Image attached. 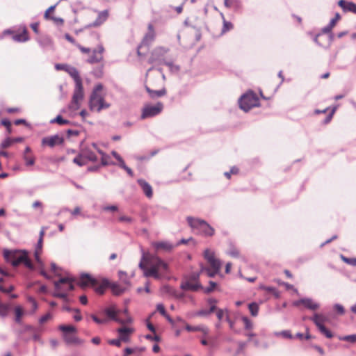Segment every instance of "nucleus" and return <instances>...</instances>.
<instances>
[{"label": "nucleus", "instance_id": "11", "mask_svg": "<svg viewBox=\"0 0 356 356\" xmlns=\"http://www.w3.org/2000/svg\"><path fill=\"white\" fill-rule=\"evenodd\" d=\"M20 264H24V266L29 269L33 268V266L30 259L28 258L27 252L26 251L19 250L16 259L13 261V266L14 267L18 266Z\"/></svg>", "mask_w": 356, "mask_h": 356}, {"label": "nucleus", "instance_id": "29", "mask_svg": "<svg viewBox=\"0 0 356 356\" xmlns=\"http://www.w3.org/2000/svg\"><path fill=\"white\" fill-rule=\"evenodd\" d=\"M19 252V250H3V257L7 262L10 263L13 265V261L16 259V257Z\"/></svg>", "mask_w": 356, "mask_h": 356}, {"label": "nucleus", "instance_id": "52", "mask_svg": "<svg viewBox=\"0 0 356 356\" xmlns=\"http://www.w3.org/2000/svg\"><path fill=\"white\" fill-rule=\"evenodd\" d=\"M119 221L122 222L131 223L134 221V219L129 216H121L119 218Z\"/></svg>", "mask_w": 356, "mask_h": 356}, {"label": "nucleus", "instance_id": "22", "mask_svg": "<svg viewBox=\"0 0 356 356\" xmlns=\"http://www.w3.org/2000/svg\"><path fill=\"white\" fill-rule=\"evenodd\" d=\"M138 184L141 187L145 195L148 197L151 198L153 195L152 188L149 183L143 179H138Z\"/></svg>", "mask_w": 356, "mask_h": 356}, {"label": "nucleus", "instance_id": "9", "mask_svg": "<svg viewBox=\"0 0 356 356\" xmlns=\"http://www.w3.org/2000/svg\"><path fill=\"white\" fill-rule=\"evenodd\" d=\"M73 281L74 279L71 277H61L54 282L55 289L57 291H72L74 289Z\"/></svg>", "mask_w": 356, "mask_h": 356}, {"label": "nucleus", "instance_id": "54", "mask_svg": "<svg viewBox=\"0 0 356 356\" xmlns=\"http://www.w3.org/2000/svg\"><path fill=\"white\" fill-rule=\"evenodd\" d=\"M156 310L163 316H166L167 314L163 304H158L156 305Z\"/></svg>", "mask_w": 356, "mask_h": 356}, {"label": "nucleus", "instance_id": "26", "mask_svg": "<svg viewBox=\"0 0 356 356\" xmlns=\"http://www.w3.org/2000/svg\"><path fill=\"white\" fill-rule=\"evenodd\" d=\"M23 159L26 165H33L35 163V158L31 154V149L29 146L26 147L24 149Z\"/></svg>", "mask_w": 356, "mask_h": 356}, {"label": "nucleus", "instance_id": "20", "mask_svg": "<svg viewBox=\"0 0 356 356\" xmlns=\"http://www.w3.org/2000/svg\"><path fill=\"white\" fill-rule=\"evenodd\" d=\"M108 10H104L98 13L97 19L90 24V26H99L102 25L108 17Z\"/></svg>", "mask_w": 356, "mask_h": 356}, {"label": "nucleus", "instance_id": "61", "mask_svg": "<svg viewBox=\"0 0 356 356\" xmlns=\"http://www.w3.org/2000/svg\"><path fill=\"white\" fill-rule=\"evenodd\" d=\"M228 254L233 257H238L239 256V252L237 249L232 248L229 252Z\"/></svg>", "mask_w": 356, "mask_h": 356}, {"label": "nucleus", "instance_id": "7", "mask_svg": "<svg viewBox=\"0 0 356 356\" xmlns=\"http://www.w3.org/2000/svg\"><path fill=\"white\" fill-rule=\"evenodd\" d=\"M163 109V104L161 102H157L155 105L147 104L143 110L140 118L142 120L152 118L159 114Z\"/></svg>", "mask_w": 356, "mask_h": 356}, {"label": "nucleus", "instance_id": "35", "mask_svg": "<svg viewBox=\"0 0 356 356\" xmlns=\"http://www.w3.org/2000/svg\"><path fill=\"white\" fill-rule=\"evenodd\" d=\"M220 270H216L215 269L204 266H202L200 270L201 273H205L209 277H213L216 275L218 274Z\"/></svg>", "mask_w": 356, "mask_h": 356}, {"label": "nucleus", "instance_id": "42", "mask_svg": "<svg viewBox=\"0 0 356 356\" xmlns=\"http://www.w3.org/2000/svg\"><path fill=\"white\" fill-rule=\"evenodd\" d=\"M221 15H222V17L223 19V26H222V32L225 33V32L232 29L233 24L231 22L226 21L222 14H221Z\"/></svg>", "mask_w": 356, "mask_h": 356}, {"label": "nucleus", "instance_id": "43", "mask_svg": "<svg viewBox=\"0 0 356 356\" xmlns=\"http://www.w3.org/2000/svg\"><path fill=\"white\" fill-rule=\"evenodd\" d=\"M339 339L341 341H349L351 343L356 342V334L346 335L343 337H339Z\"/></svg>", "mask_w": 356, "mask_h": 356}, {"label": "nucleus", "instance_id": "48", "mask_svg": "<svg viewBox=\"0 0 356 356\" xmlns=\"http://www.w3.org/2000/svg\"><path fill=\"white\" fill-rule=\"evenodd\" d=\"M243 323H244V326H245V330H250L252 329V323L251 322V321L246 316H243L241 318Z\"/></svg>", "mask_w": 356, "mask_h": 356}, {"label": "nucleus", "instance_id": "6", "mask_svg": "<svg viewBox=\"0 0 356 356\" xmlns=\"http://www.w3.org/2000/svg\"><path fill=\"white\" fill-rule=\"evenodd\" d=\"M59 330L63 332V339L67 344H81L82 340L76 337L74 334L76 332V329L73 325H61Z\"/></svg>", "mask_w": 356, "mask_h": 356}, {"label": "nucleus", "instance_id": "27", "mask_svg": "<svg viewBox=\"0 0 356 356\" xmlns=\"http://www.w3.org/2000/svg\"><path fill=\"white\" fill-rule=\"evenodd\" d=\"M92 147L93 149L97 151L101 156V161L102 165H107L109 164H114L113 163H109V156L106 154L103 151H102L95 143H92Z\"/></svg>", "mask_w": 356, "mask_h": 356}, {"label": "nucleus", "instance_id": "13", "mask_svg": "<svg viewBox=\"0 0 356 356\" xmlns=\"http://www.w3.org/2000/svg\"><path fill=\"white\" fill-rule=\"evenodd\" d=\"M104 48L102 44H99L97 49H93L91 56L88 58L87 62L89 63H99L103 60V53Z\"/></svg>", "mask_w": 356, "mask_h": 356}, {"label": "nucleus", "instance_id": "16", "mask_svg": "<svg viewBox=\"0 0 356 356\" xmlns=\"http://www.w3.org/2000/svg\"><path fill=\"white\" fill-rule=\"evenodd\" d=\"M180 288L185 291H197L202 289V285L199 282L193 283L191 280H185L181 283Z\"/></svg>", "mask_w": 356, "mask_h": 356}, {"label": "nucleus", "instance_id": "50", "mask_svg": "<svg viewBox=\"0 0 356 356\" xmlns=\"http://www.w3.org/2000/svg\"><path fill=\"white\" fill-rule=\"evenodd\" d=\"M92 319L97 324H104L106 323L108 320L106 318H99L97 316L92 314L91 315Z\"/></svg>", "mask_w": 356, "mask_h": 356}, {"label": "nucleus", "instance_id": "18", "mask_svg": "<svg viewBox=\"0 0 356 356\" xmlns=\"http://www.w3.org/2000/svg\"><path fill=\"white\" fill-rule=\"evenodd\" d=\"M104 285L111 288L112 293L115 296H120L126 291L125 287L121 286L119 284L109 282L108 280L104 281Z\"/></svg>", "mask_w": 356, "mask_h": 356}, {"label": "nucleus", "instance_id": "49", "mask_svg": "<svg viewBox=\"0 0 356 356\" xmlns=\"http://www.w3.org/2000/svg\"><path fill=\"white\" fill-rule=\"evenodd\" d=\"M209 286L204 289V291L206 293H209L213 291V289L217 286V284L215 282L209 281Z\"/></svg>", "mask_w": 356, "mask_h": 356}, {"label": "nucleus", "instance_id": "51", "mask_svg": "<svg viewBox=\"0 0 356 356\" xmlns=\"http://www.w3.org/2000/svg\"><path fill=\"white\" fill-rule=\"evenodd\" d=\"M341 19V15L339 13H337L335 14V16L334 18H332L330 22H329V24L330 26H332L333 28L334 27V26L336 25L337 22Z\"/></svg>", "mask_w": 356, "mask_h": 356}, {"label": "nucleus", "instance_id": "39", "mask_svg": "<svg viewBox=\"0 0 356 356\" xmlns=\"http://www.w3.org/2000/svg\"><path fill=\"white\" fill-rule=\"evenodd\" d=\"M118 275L119 278L122 282H123L124 284L127 286L130 285V281L126 272L120 270L118 272Z\"/></svg>", "mask_w": 356, "mask_h": 356}, {"label": "nucleus", "instance_id": "36", "mask_svg": "<svg viewBox=\"0 0 356 356\" xmlns=\"http://www.w3.org/2000/svg\"><path fill=\"white\" fill-rule=\"evenodd\" d=\"M15 321L17 323H21L22 316L24 315V311L21 306H16L15 307Z\"/></svg>", "mask_w": 356, "mask_h": 356}, {"label": "nucleus", "instance_id": "40", "mask_svg": "<svg viewBox=\"0 0 356 356\" xmlns=\"http://www.w3.org/2000/svg\"><path fill=\"white\" fill-rule=\"evenodd\" d=\"M73 162L79 166H83L86 164V159L81 152L73 159Z\"/></svg>", "mask_w": 356, "mask_h": 356}, {"label": "nucleus", "instance_id": "3", "mask_svg": "<svg viewBox=\"0 0 356 356\" xmlns=\"http://www.w3.org/2000/svg\"><path fill=\"white\" fill-rule=\"evenodd\" d=\"M103 89L104 86L102 83H98L94 87L89 99V107L91 111L100 112L111 106V104L104 99V95L102 93Z\"/></svg>", "mask_w": 356, "mask_h": 356}, {"label": "nucleus", "instance_id": "37", "mask_svg": "<svg viewBox=\"0 0 356 356\" xmlns=\"http://www.w3.org/2000/svg\"><path fill=\"white\" fill-rule=\"evenodd\" d=\"M259 289H263V290H264V291H266L267 292L272 293L275 296V297L277 298L280 297V292L275 287H273V286H266L264 285H260Z\"/></svg>", "mask_w": 356, "mask_h": 356}, {"label": "nucleus", "instance_id": "59", "mask_svg": "<svg viewBox=\"0 0 356 356\" xmlns=\"http://www.w3.org/2000/svg\"><path fill=\"white\" fill-rule=\"evenodd\" d=\"M11 143L12 140L9 138H7L1 143V147L2 148H7L11 145Z\"/></svg>", "mask_w": 356, "mask_h": 356}, {"label": "nucleus", "instance_id": "63", "mask_svg": "<svg viewBox=\"0 0 356 356\" xmlns=\"http://www.w3.org/2000/svg\"><path fill=\"white\" fill-rule=\"evenodd\" d=\"M76 46L80 49V51L83 54H89L90 52V48H86L84 47H82L81 45L79 44H75Z\"/></svg>", "mask_w": 356, "mask_h": 356}, {"label": "nucleus", "instance_id": "38", "mask_svg": "<svg viewBox=\"0 0 356 356\" xmlns=\"http://www.w3.org/2000/svg\"><path fill=\"white\" fill-rule=\"evenodd\" d=\"M248 309L252 316H257L258 315L259 305L256 302L250 303Z\"/></svg>", "mask_w": 356, "mask_h": 356}, {"label": "nucleus", "instance_id": "1", "mask_svg": "<svg viewBox=\"0 0 356 356\" xmlns=\"http://www.w3.org/2000/svg\"><path fill=\"white\" fill-rule=\"evenodd\" d=\"M138 267L143 271L145 277H152L156 280L161 279L169 273L168 263L157 255L145 253L143 250Z\"/></svg>", "mask_w": 356, "mask_h": 356}, {"label": "nucleus", "instance_id": "14", "mask_svg": "<svg viewBox=\"0 0 356 356\" xmlns=\"http://www.w3.org/2000/svg\"><path fill=\"white\" fill-rule=\"evenodd\" d=\"M301 304L303 305L305 308L310 310H316L319 307L318 303L314 302L312 298H301L293 302V305L296 307H298Z\"/></svg>", "mask_w": 356, "mask_h": 356}, {"label": "nucleus", "instance_id": "53", "mask_svg": "<svg viewBox=\"0 0 356 356\" xmlns=\"http://www.w3.org/2000/svg\"><path fill=\"white\" fill-rule=\"evenodd\" d=\"M53 296L55 297L62 298L65 300H67V293H66V292H64V291L55 292V293H54Z\"/></svg>", "mask_w": 356, "mask_h": 356}, {"label": "nucleus", "instance_id": "47", "mask_svg": "<svg viewBox=\"0 0 356 356\" xmlns=\"http://www.w3.org/2000/svg\"><path fill=\"white\" fill-rule=\"evenodd\" d=\"M341 259L346 264H349V265H351L353 266H356V258H348V257H346L345 256L343 255H341Z\"/></svg>", "mask_w": 356, "mask_h": 356}, {"label": "nucleus", "instance_id": "33", "mask_svg": "<svg viewBox=\"0 0 356 356\" xmlns=\"http://www.w3.org/2000/svg\"><path fill=\"white\" fill-rule=\"evenodd\" d=\"M42 243H43L42 239H38L36 247H35V250L34 252L35 259L38 264H42V261L40 259V254L42 252Z\"/></svg>", "mask_w": 356, "mask_h": 356}, {"label": "nucleus", "instance_id": "62", "mask_svg": "<svg viewBox=\"0 0 356 356\" xmlns=\"http://www.w3.org/2000/svg\"><path fill=\"white\" fill-rule=\"evenodd\" d=\"M93 74L98 78H100L103 75V67H99L93 72Z\"/></svg>", "mask_w": 356, "mask_h": 356}, {"label": "nucleus", "instance_id": "32", "mask_svg": "<svg viewBox=\"0 0 356 356\" xmlns=\"http://www.w3.org/2000/svg\"><path fill=\"white\" fill-rule=\"evenodd\" d=\"M163 289L168 292L170 295L173 296L174 298L177 299H181L184 297V293L182 292H179L177 290L171 288L168 286H165L163 287Z\"/></svg>", "mask_w": 356, "mask_h": 356}, {"label": "nucleus", "instance_id": "12", "mask_svg": "<svg viewBox=\"0 0 356 356\" xmlns=\"http://www.w3.org/2000/svg\"><path fill=\"white\" fill-rule=\"evenodd\" d=\"M64 141L63 137L58 134L51 136L49 137H44L42 140V145H48L50 147H54L56 145L63 144Z\"/></svg>", "mask_w": 356, "mask_h": 356}, {"label": "nucleus", "instance_id": "17", "mask_svg": "<svg viewBox=\"0 0 356 356\" xmlns=\"http://www.w3.org/2000/svg\"><path fill=\"white\" fill-rule=\"evenodd\" d=\"M168 52V49L164 47H157L152 53L151 57L149 58V63H154L157 60H160V57L163 56Z\"/></svg>", "mask_w": 356, "mask_h": 356}, {"label": "nucleus", "instance_id": "5", "mask_svg": "<svg viewBox=\"0 0 356 356\" xmlns=\"http://www.w3.org/2000/svg\"><path fill=\"white\" fill-rule=\"evenodd\" d=\"M240 108L245 112L249 111L252 108L259 105V99L257 95L250 91L244 94L239 99Z\"/></svg>", "mask_w": 356, "mask_h": 356}, {"label": "nucleus", "instance_id": "45", "mask_svg": "<svg viewBox=\"0 0 356 356\" xmlns=\"http://www.w3.org/2000/svg\"><path fill=\"white\" fill-rule=\"evenodd\" d=\"M162 63L167 65L169 67L170 70L173 73H177L179 71V67L178 65H174L171 62L163 61Z\"/></svg>", "mask_w": 356, "mask_h": 356}, {"label": "nucleus", "instance_id": "58", "mask_svg": "<svg viewBox=\"0 0 356 356\" xmlns=\"http://www.w3.org/2000/svg\"><path fill=\"white\" fill-rule=\"evenodd\" d=\"M121 342H122V341L120 339V337L118 339H111L108 341L109 344L113 345V346H115L118 347H120L121 346Z\"/></svg>", "mask_w": 356, "mask_h": 356}, {"label": "nucleus", "instance_id": "60", "mask_svg": "<svg viewBox=\"0 0 356 356\" xmlns=\"http://www.w3.org/2000/svg\"><path fill=\"white\" fill-rule=\"evenodd\" d=\"M332 29L333 27L328 24L327 26H325L321 29V33L330 34L332 33Z\"/></svg>", "mask_w": 356, "mask_h": 356}, {"label": "nucleus", "instance_id": "10", "mask_svg": "<svg viewBox=\"0 0 356 356\" xmlns=\"http://www.w3.org/2000/svg\"><path fill=\"white\" fill-rule=\"evenodd\" d=\"M204 256L205 259L207 261L209 264L211 268L215 269L216 270H220L222 263L220 260L216 258L215 254L213 251L209 249L205 250L204 252Z\"/></svg>", "mask_w": 356, "mask_h": 356}, {"label": "nucleus", "instance_id": "56", "mask_svg": "<svg viewBox=\"0 0 356 356\" xmlns=\"http://www.w3.org/2000/svg\"><path fill=\"white\" fill-rule=\"evenodd\" d=\"M52 318V316L51 314L48 313L42 316H41L39 319L40 323L42 324L47 321L48 320L51 319Z\"/></svg>", "mask_w": 356, "mask_h": 356}, {"label": "nucleus", "instance_id": "55", "mask_svg": "<svg viewBox=\"0 0 356 356\" xmlns=\"http://www.w3.org/2000/svg\"><path fill=\"white\" fill-rule=\"evenodd\" d=\"M157 153V151L154 150L151 152V154L149 156H137L136 159L139 161H144L147 160L149 158L154 156Z\"/></svg>", "mask_w": 356, "mask_h": 356}, {"label": "nucleus", "instance_id": "25", "mask_svg": "<svg viewBox=\"0 0 356 356\" xmlns=\"http://www.w3.org/2000/svg\"><path fill=\"white\" fill-rule=\"evenodd\" d=\"M92 148H93L92 146L86 147L81 150V153L83 154V156L86 160L97 161V157Z\"/></svg>", "mask_w": 356, "mask_h": 356}, {"label": "nucleus", "instance_id": "2", "mask_svg": "<svg viewBox=\"0 0 356 356\" xmlns=\"http://www.w3.org/2000/svg\"><path fill=\"white\" fill-rule=\"evenodd\" d=\"M66 72L74 79L75 83V88L72 96V102L69 106V108L73 111H76L80 107V102L83 98V88L82 85V80L80 77L79 71L72 66L68 65Z\"/></svg>", "mask_w": 356, "mask_h": 356}, {"label": "nucleus", "instance_id": "57", "mask_svg": "<svg viewBox=\"0 0 356 356\" xmlns=\"http://www.w3.org/2000/svg\"><path fill=\"white\" fill-rule=\"evenodd\" d=\"M28 301L31 303L32 308H33V312H35L37 310V309H38V303H37V302L32 297H29L28 298Z\"/></svg>", "mask_w": 356, "mask_h": 356}, {"label": "nucleus", "instance_id": "21", "mask_svg": "<svg viewBox=\"0 0 356 356\" xmlns=\"http://www.w3.org/2000/svg\"><path fill=\"white\" fill-rule=\"evenodd\" d=\"M119 337L122 341L128 342L129 341L130 334L134 332L131 327H122L118 329Z\"/></svg>", "mask_w": 356, "mask_h": 356}, {"label": "nucleus", "instance_id": "34", "mask_svg": "<svg viewBox=\"0 0 356 356\" xmlns=\"http://www.w3.org/2000/svg\"><path fill=\"white\" fill-rule=\"evenodd\" d=\"M13 40L16 42H26L29 40V36L26 30L21 33L15 34L13 36Z\"/></svg>", "mask_w": 356, "mask_h": 356}, {"label": "nucleus", "instance_id": "46", "mask_svg": "<svg viewBox=\"0 0 356 356\" xmlns=\"http://www.w3.org/2000/svg\"><path fill=\"white\" fill-rule=\"evenodd\" d=\"M275 335L277 337L282 336L284 338L287 339H293V337L292 336L291 332L289 330H283L281 332H277L275 333Z\"/></svg>", "mask_w": 356, "mask_h": 356}, {"label": "nucleus", "instance_id": "19", "mask_svg": "<svg viewBox=\"0 0 356 356\" xmlns=\"http://www.w3.org/2000/svg\"><path fill=\"white\" fill-rule=\"evenodd\" d=\"M152 245L155 248L156 250H163L167 252L171 251L174 246L172 243L168 241H156L152 242Z\"/></svg>", "mask_w": 356, "mask_h": 356}, {"label": "nucleus", "instance_id": "15", "mask_svg": "<svg viewBox=\"0 0 356 356\" xmlns=\"http://www.w3.org/2000/svg\"><path fill=\"white\" fill-rule=\"evenodd\" d=\"M104 314L107 316V317L113 321H115L118 323L124 324L127 322H131V318H129L127 321H122L118 317V314L119 312L115 307V306H111L107 307L104 311Z\"/></svg>", "mask_w": 356, "mask_h": 356}, {"label": "nucleus", "instance_id": "24", "mask_svg": "<svg viewBox=\"0 0 356 356\" xmlns=\"http://www.w3.org/2000/svg\"><path fill=\"white\" fill-rule=\"evenodd\" d=\"M95 284H96L95 280L94 278H92L88 274H82L80 277L79 282V284L81 287H85L90 284L95 285Z\"/></svg>", "mask_w": 356, "mask_h": 356}, {"label": "nucleus", "instance_id": "31", "mask_svg": "<svg viewBox=\"0 0 356 356\" xmlns=\"http://www.w3.org/2000/svg\"><path fill=\"white\" fill-rule=\"evenodd\" d=\"M145 88L149 97L152 99L164 96L166 94V90L165 88H162L159 90H151L147 86H146Z\"/></svg>", "mask_w": 356, "mask_h": 356}, {"label": "nucleus", "instance_id": "30", "mask_svg": "<svg viewBox=\"0 0 356 356\" xmlns=\"http://www.w3.org/2000/svg\"><path fill=\"white\" fill-rule=\"evenodd\" d=\"M186 330L188 332H197L200 331L203 333L204 336H207L209 334V329L207 327L204 325H197V326H191L190 325H186Z\"/></svg>", "mask_w": 356, "mask_h": 356}, {"label": "nucleus", "instance_id": "4", "mask_svg": "<svg viewBox=\"0 0 356 356\" xmlns=\"http://www.w3.org/2000/svg\"><path fill=\"white\" fill-rule=\"evenodd\" d=\"M187 221L190 227L200 234L206 236H211L214 234V229L203 220L188 216Z\"/></svg>", "mask_w": 356, "mask_h": 356}, {"label": "nucleus", "instance_id": "28", "mask_svg": "<svg viewBox=\"0 0 356 356\" xmlns=\"http://www.w3.org/2000/svg\"><path fill=\"white\" fill-rule=\"evenodd\" d=\"M148 29L149 32L145 35L141 46L151 43L154 39V31L153 26L152 24H149Z\"/></svg>", "mask_w": 356, "mask_h": 356}, {"label": "nucleus", "instance_id": "44", "mask_svg": "<svg viewBox=\"0 0 356 356\" xmlns=\"http://www.w3.org/2000/svg\"><path fill=\"white\" fill-rule=\"evenodd\" d=\"M8 305L4 303H2L0 301V316L2 317H5L8 314Z\"/></svg>", "mask_w": 356, "mask_h": 356}, {"label": "nucleus", "instance_id": "64", "mask_svg": "<svg viewBox=\"0 0 356 356\" xmlns=\"http://www.w3.org/2000/svg\"><path fill=\"white\" fill-rule=\"evenodd\" d=\"M334 307V309L337 311V312L339 313L340 314H343L344 313V308L341 305L335 304Z\"/></svg>", "mask_w": 356, "mask_h": 356}, {"label": "nucleus", "instance_id": "23", "mask_svg": "<svg viewBox=\"0 0 356 356\" xmlns=\"http://www.w3.org/2000/svg\"><path fill=\"white\" fill-rule=\"evenodd\" d=\"M338 4L344 12H352L356 14V4L353 2L340 0Z\"/></svg>", "mask_w": 356, "mask_h": 356}, {"label": "nucleus", "instance_id": "8", "mask_svg": "<svg viewBox=\"0 0 356 356\" xmlns=\"http://www.w3.org/2000/svg\"><path fill=\"white\" fill-rule=\"evenodd\" d=\"M311 320L314 323V324L317 326L319 331L321 334H324L327 338H332L333 334L330 330L327 329L323 325L324 322L326 321L325 316L323 314H315Z\"/></svg>", "mask_w": 356, "mask_h": 356}, {"label": "nucleus", "instance_id": "41", "mask_svg": "<svg viewBox=\"0 0 356 356\" xmlns=\"http://www.w3.org/2000/svg\"><path fill=\"white\" fill-rule=\"evenodd\" d=\"M51 124L58 123L59 124H68L70 121L65 120L61 115H57L55 118L50 120Z\"/></svg>", "mask_w": 356, "mask_h": 356}]
</instances>
